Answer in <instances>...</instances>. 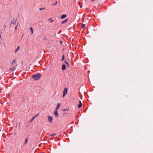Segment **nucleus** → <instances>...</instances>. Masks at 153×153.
I'll use <instances>...</instances> for the list:
<instances>
[{
  "mask_svg": "<svg viewBox=\"0 0 153 153\" xmlns=\"http://www.w3.org/2000/svg\"><path fill=\"white\" fill-rule=\"evenodd\" d=\"M60 104L59 103H58L57 105V106L56 107V108L55 109V110H56V111H57L58 110V109L59 108L60 106Z\"/></svg>",
  "mask_w": 153,
  "mask_h": 153,
  "instance_id": "6e6552de",
  "label": "nucleus"
},
{
  "mask_svg": "<svg viewBox=\"0 0 153 153\" xmlns=\"http://www.w3.org/2000/svg\"><path fill=\"white\" fill-rule=\"evenodd\" d=\"M56 134L55 133H54V134H51L50 135V137H51V136H54Z\"/></svg>",
  "mask_w": 153,
  "mask_h": 153,
  "instance_id": "5701e85b",
  "label": "nucleus"
},
{
  "mask_svg": "<svg viewBox=\"0 0 153 153\" xmlns=\"http://www.w3.org/2000/svg\"><path fill=\"white\" fill-rule=\"evenodd\" d=\"M15 62V60H14L13 61V62H12V64H13V62Z\"/></svg>",
  "mask_w": 153,
  "mask_h": 153,
  "instance_id": "b1692460",
  "label": "nucleus"
},
{
  "mask_svg": "<svg viewBox=\"0 0 153 153\" xmlns=\"http://www.w3.org/2000/svg\"><path fill=\"white\" fill-rule=\"evenodd\" d=\"M54 113L56 117H58L59 115L57 113V111L55 110Z\"/></svg>",
  "mask_w": 153,
  "mask_h": 153,
  "instance_id": "39448f33",
  "label": "nucleus"
},
{
  "mask_svg": "<svg viewBox=\"0 0 153 153\" xmlns=\"http://www.w3.org/2000/svg\"><path fill=\"white\" fill-rule=\"evenodd\" d=\"M53 120V117H52L50 116H48V121L50 123H51L52 122V121Z\"/></svg>",
  "mask_w": 153,
  "mask_h": 153,
  "instance_id": "20e7f679",
  "label": "nucleus"
},
{
  "mask_svg": "<svg viewBox=\"0 0 153 153\" xmlns=\"http://www.w3.org/2000/svg\"><path fill=\"white\" fill-rule=\"evenodd\" d=\"M27 141H28V139L27 138H26L25 140V144H26L27 143Z\"/></svg>",
  "mask_w": 153,
  "mask_h": 153,
  "instance_id": "2eb2a0df",
  "label": "nucleus"
},
{
  "mask_svg": "<svg viewBox=\"0 0 153 153\" xmlns=\"http://www.w3.org/2000/svg\"><path fill=\"white\" fill-rule=\"evenodd\" d=\"M85 24H82L81 25V27L82 28L84 27L85 26Z\"/></svg>",
  "mask_w": 153,
  "mask_h": 153,
  "instance_id": "4468645a",
  "label": "nucleus"
},
{
  "mask_svg": "<svg viewBox=\"0 0 153 153\" xmlns=\"http://www.w3.org/2000/svg\"><path fill=\"white\" fill-rule=\"evenodd\" d=\"M67 91L68 89L67 88H64L63 91V96L64 97L65 95L67 94Z\"/></svg>",
  "mask_w": 153,
  "mask_h": 153,
  "instance_id": "7ed1b4c3",
  "label": "nucleus"
},
{
  "mask_svg": "<svg viewBox=\"0 0 153 153\" xmlns=\"http://www.w3.org/2000/svg\"><path fill=\"white\" fill-rule=\"evenodd\" d=\"M45 9V7H44V8H40L39 9V10H44Z\"/></svg>",
  "mask_w": 153,
  "mask_h": 153,
  "instance_id": "4be33fe9",
  "label": "nucleus"
},
{
  "mask_svg": "<svg viewBox=\"0 0 153 153\" xmlns=\"http://www.w3.org/2000/svg\"><path fill=\"white\" fill-rule=\"evenodd\" d=\"M4 28H5L6 27V25H4Z\"/></svg>",
  "mask_w": 153,
  "mask_h": 153,
  "instance_id": "bb28decb",
  "label": "nucleus"
},
{
  "mask_svg": "<svg viewBox=\"0 0 153 153\" xmlns=\"http://www.w3.org/2000/svg\"><path fill=\"white\" fill-rule=\"evenodd\" d=\"M18 25V23L17 24V25H16L14 27H15V29L16 30H17V25Z\"/></svg>",
  "mask_w": 153,
  "mask_h": 153,
  "instance_id": "a211bd4d",
  "label": "nucleus"
},
{
  "mask_svg": "<svg viewBox=\"0 0 153 153\" xmlns=\"http://www.w3.org/2000/svg\"><path fill=\"white\" fill-rule=\"evenodd\" d=\"M57 3V1H56L54 4H52V5H53V6L55 5H56Z\"/></svg>",
  "mask_w": 153,
  "mask_h": 153,
  "instance_id": "aec40b11",
  "label": "nucleus"
},
{
  "mask_svg": "<svg viewBox=\"0 0 153 153\" xmlns=\"http://www.w3.org/2000/svg\"><path fill=\"white\" fill-rule=\"evenodd\" d=\"M65 113H64L63 114H64V116H65Z\"/></svg>",
  "mask_w": 153,
  "mask_h": 153,
  "instance_id": "c85d7f7f",
  "label": "nucleus"
},
{
  "mask_svg": "<svg viewBox=\"0 0 153 153\" xmlns=\"http://www.w3.org/2000/svg\"><path fill=\"white\" fill-rule=\"evenodd\" d=\"M67 109H63L62 110V111H65L66 110H67Z\"/></svg>",
  "mask_w": 153,
  "mask_h": 153,
  "instance_id": "393cba45",
  "label": "nucleus"
},
{
  "mask_svg": "<svg viewBox=\"0 0 153 153\" xmlns=\"http://www.w3.org/2000/svg\"><path fill=\"white\" fill-rule=\"evenodd\" d=\"M17 21V19L15 20V18L13 19V21H12L9 26V27H14L17 24H16V22Z\"/></svg>",
  "mask_w": 153,
  "mask_h": 153,
  "instance_id": "f257e3e1",
  "label": "nucleus"
},
{
  "mask_svg": "<svg viewBox=\"0 0 153 153\" xmlns=\"http://www.w3.org/2000/svg\"><path fill=\"white\" fill-rule=\"evenodd\" d=\"M20 49V47L19 46H18L17 48L15 50V53H16V52L18 51Z\"/></svg>",
  "mask_w": 153,
  "mask_h": 153,
  "instance_id": "ddd939ff",
  "label": "nucleus"
},
{
  "mask_svg": "<svg viewBox=\"0 0 153 153\" xmlns=\"http://www.w3.org/2000/svg\"><path fill=\"white\" fill-rule=\"evenodd\" d=\"M14 69H15V67H13L10 68V70L11 71H13Z\"/></svg>",
  "mask_w": 153,
  "mask_h": 153,
  "instance_id": "6ab92c4d",
  "label": "nucleus"
},
{
  "mask_svg": "<svg viewBox=\"0 0 153 153\" xmlns=\"http://www.w3.org/2000/svg\"><path fill=\"white\" fill-rule=\"evenodd\" d=\"M30 30L31 32V35H32L33 32V29L32 27H31L30 28Z\"/></svg>",
  "mask_w": 153,
  "mask_h": 153,
  "instance_id": "f8f14e48",
  "label": "nucleus"
},
{
  "mask_svg": "<svg viewBox=\"0 0 153 153\" xmlns=\"http://www.w3.org/2000/svg\"><path fill=\"white\" fill-rule=\"evenodd\" d=\"M92 1H94V0H91Z\"/></svg>",
  "mask_w": 153,
  "mask_h": 153,
  "instance_id": "cd10ccee",
  "label": "nucleus"
},
{
  "mask_svg": "<svg viewBox=\"0 0 153 153\" xmlns=\"http://www.w3.org/2000/svg\"><path fill=\"white\" fill-rule=\"evenodd\" d=\"M41 76V75L40 74H38L33 75L32 77V78L36 80H38L39 79Z\"/></svg>",
  "mask_w": 153,
  "mask_h": 153,
  "instance_id": "f03ea898",
  "label": "nucleus"
},
{
  "mask_svg": "<svg viewBox=\"0 0 153 153\" xmlns=\"http://www.w3.org/2000/svg\"><path fill=\"white\" fill-rule=\"evenodd\" d=\"M51 18L50 19H49V20H51Z\"/></svg>",
  "mask_w": 153,
  "mask_h": 153,
  "instance_id": "7c9ffc66",
  "label": "nucleus"
},
{
  "mask_svg": "<svg viewBox=\"0 0 153 153\" xmlns=\"http://www.w3.org/2000/svg\"><path fill=\"white\" fill-rule=\"evenodd\" d=\"M37 115L38 114L32 118L31 120V122H32V121L36 118V117L37 116Z\"/></svg>",
  "mask_w": 153,
  "mask_h": 153,
  "instance_id": "9b49d317",
  "label": "nucleus"
},
{
  "mask_svg": "<svg viewBox=\"0 0 153 153\" xmlns=\"http://www.w3.org/2000/svg\"><path fill=\"white\" fill-rule=\"evenodd\" d=\"M43 39H44V40H45L46 39V37L45 36H44L43 37Z\"/></svg>",
  "mask_w": 153,
  "mask_h": 153,
  "instance_id": "412c9836",
  "label": "nucleus"
},
{
  "mask_svg": "<svg viewBox=\"0 0 153 153\" xmlns=\"http://www.w3.org/2000/svg\"><path fill=\"white\" fill-rule=\"evenodd\" d=\"M64 55H63L62 56V58L61 59V61H63L64 60Z\"/></svg>",
  "mask_w": 153,
  "mask_h": 153,
  "instance_id": "dca6fc26",
  "label": "nucleus"
},
{
  "mask_svg": "<svg viewBox=\"0 0 153 153\" xmlns=\"http://www.w3.org/2000/svg\"><path fill=\"white\" fill-rule=\"evenodd\" d=\"M67 16V15H66V14H63V15H62L61 17V18L62 19H63V18H65V17H66Z\"/></svg>",
  "mask_w": 153,
  "mask_h": 153,
  "instance_id": "1a4fd4ad",
  "label": "nucleus"
},
{
  "mask_svg": "<svg viewBox=\"0 0 153 153\" xmlns=\"http://www.w3.org/2000/svg\"><path fill=\"white\" fill-rule=\"evenodd\" d=\"M53 20H51V21L50 22H53Z\"/></svg>",
  "mask_w": 153,
  "mask_h": 153,
  "instance_id": "a878e982",
  "label": "nucleus"
},
{
  "mask_svg": "<svg viewBox=\"0 0 153 153\" xmlns=\"http://www.w3.org/2000/svg\"><path fill=\"white\" fill-rule=\"evenodd\" d=\"M64 62L65 63V64H66L67 65H68V66H69V63L67 62V61L66 60H65L64 61Z\"/></svg>",
  "mask_w": 153,
  "mask_h": 153,
  "instance_id": "f3484780",
  "label": "nucleus"
},
{
  "mask_svg": "<svg viewBox=\"0 0 153 153\" xmlns=\"http://www.w3.org/2000/svg\"><path fill=\"white\" fill-rule=\"evenodd\" d=\"M80 8H82V6H80Z\"/></svg>",
  "mask_w": 153,
  "mask_h": 153,
  "instance_id": "c756f323",
  "label": "nucleus"
},
{
  "mask_svg": "<svg viewBox=\"0 0 153 153\" xmlns=\"http://www.w3.org/2000/svg\"><path fill=\"white\" fill-rule=\"evenodd\" d=\"M65 66H66L65 65V64H63L62 65V70L64 71L65 69V68H66Z\"/></svg>",
  "mask_w": 153,
  "mask_h": 153,
  "instance_id": "423d86ee",
  "label": "nucleus"
},
{
  "mask_svg": "<svg viewBox=\"0 0 153 153\" xmlns=\"http://www.w3.org/2000/svg\"><path fill=\"white\" fill-rule=\"evenodd\" d=\"M68 20V19L65 20L61 22V24H63L66 23Z\"/></svg>",
  "mask_w": 153,
  "mask_h": 153,
  "instance_id": "9d476101",
  "label": "nucleus"
},
{
  "mask_svg": "<svg viewBox=\"0 0 153 153\" xmlns=\"http://www.w3.org/2000/svg\"><path fill=\"white\" fill-rule=\"evenodd\" d=\"M79 104L78 105V107L79 108H80L82 105V103L81 101L80 100H79Z\"/></svg>",
  "mask_w": 153,
  "mask_h": 153,
  "instance_id": "0eeeda50",
  "label": "nucleus"
}]
</instances>
